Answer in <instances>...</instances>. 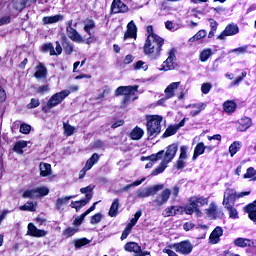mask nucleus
<instances>
[{"label":"nucleus","mask_w":256,"mask_h":256,"mask_svg":"<svg viewBox=\"0 0 256 256\" xmlns=\"http://www.w3.org/2000/svg\"><path fill=\"white\" fill-rule=\"evenodd\" d=\"M163 45H165V40L161 36H147L143 46L144 55L151 57V59H157L161 56Z\"/></svg>","instance_id":"obj_1"},{"label":"nucleus","mask_w":256,"mask_h":256,"mask_svg":"<svg viewBox=\"0 0 256 256\" xmlns=\"http://www.w3.org/2000/svg\"><path fill=\"white\" fill-rule=\"evenodd\" d=\"M146 121L148 139H155V137L161 133V123H163V116L147 115Z\"/></svg>","instance_id":"obj_2"},{"label":"nucleus","mask_w":256,"mask_h":256,"mask_svg":"<svg viewBox=\"0 0 256 256\" xmlns=\"http://www.w3.org/2000/svg\"><path fill=\"white\" fill-rule=\"evenodd\" d=\"M69 95H71V91L69 90H62L60 92L53 94L48 100L47 104L42 108V111H44V113L51 111L53 107L61 105V103H63V101H65V99H67Z\"/></svg>","instance_id":"obj_3"},{"label":"nucleus","mask_w":256,"mask_h":256,"mask_svg":"<svg viewBox=\"0 0 256 256\" xmlns=\"http://www.w3.org/2000/svg\"><path fill=\"white\" fill-rule=\"evenodd\" d=\"M250 194H251L250 191L237 194V191H235V189L228 188L224 192L222 205L224 207H229L231 205H235L236 199H241V197H245Z\"/></svg>","instance_id":"obj_4"},{"label":"nucleus","mask_w":256,"mask_h":256,"mask_svg":"<svg viewBox=\"0 0 256 256\" xmlns=\"http://www.w3.org/2000/svg\"><path fill=\"white\" fill-rule=\"evenodd\" d=\"M46 195H49V188L42 186L25 190L22 197L24 199H37L39 197H46Z\"/></svg>","instance_id":"obj_5"},{"label":"nucleus","mask_w":256,"mask_h":256,"mask_svg":"<svg viewBox=\"0 0 256 256\" xmlns=\"http://www.w3.org/2000/svg\"><path fill=\"white\" fill-rule=\"evenodd\" d=\"M162 189H165V185L157 184L143 190H138L137 197L139 199H145V197H153V195H157V193H159V191H162Z\"/></svg>","instance_id":"obj_6"},{"label":"nucleus","mask_w":256,"mask_h":256,"mask_svg":"<svg viewBox=\"0 0 256 256\" xmlns=\"http://www.w3.org/2000/svg\"><path fill=\"white\" fill-rule=\"evenodd\" d=\"M177 56H175V49L168 52V58L162 64V71H173L177 67Z\"/></svg>","instance_id":"obj_7"},{"label":"nucleus","mask_w":256,"mask_h":256,"mask_svg":"<svg viewBox=\"0 0 256 256\" xmlns=\"http://www.w3.org/2000/svg\"><path fill=\"white\" fill-rule=\"evenodd\" d=\"M184 211L186 215H193L194 213L195 217H201V215H203V212H201V209L193 196L189 199L188 205L185 206Z\"/></svg>","instance_id":"obj_8"},{"label":"nucleus","mask_w":256,"mask_h":256,"mask_svg":"<svg viewBox=\"0 0 256 256\" xmlns=\"http://www.w3.org/2000/svg\"><path fill=\"white\" fill-rule=\"evenodd\" d=\"M172 247L176 253H180L181 255H190L193 252V244L189 241L173 244Z\"/></svg>","instance_id":"obj_9"},{"label":"nucleus","mask_w":256,"mask_h":256,"mask_svg":"<svg viewBox=\"0 0 256 256\" xmlns=\"http://www.w3.org/2000/svg\"><path fill=\"white\" fill-rule=\"evenodd\" d=\"M237 33H239V26L235 23L228 24L224 31L217 36V39H219V41H225L227 37H233V35H237Z\"/></svg>","instance_id":"obj_10"},{"label":"nucleus","mask_w":256,"mask_h":256,"mask_svg":"<svg viewBox=\"0 0 256 256\" xmlns=\"http://www.w3.org/2000/svg\"><path fill=\"white\" fill-rule=\"evenodd\" d=\"M139 91V86H119L115 92L114 95L116 97H121V95L127 96V95H135Z\"/></svg>","instance_id":"obj_11"},{"label":"nucleus","mask_w":256,"mask_h":256,"mask_svg":"<svg viewBox=\"0 0 256 256\" xmlns=\"http://www.w3.org/2000/svg\"><path fill=\"white\" fill-rule=\"evenodd\" d=\"M171 198V189H164L159 196L154 199L155 207H163Z\"/></svg>","instance_id":"obj_12"},{"label":"nucleus","mask_w":256,"mask_h":256,"mask_svg":"<svg viewBox=\"0 0 256 256\" xmlns=\"http://www.w3.org/2000/svg\"><path fill=\"white\" fill-rule=\"evenodd\" d=\"M177 151H179V146L177 144L169 145L166 149V152L162 161L169 165V163H171L173 159H175V155H177Z\"/></svg>","instance_id":"obj_13"},{"label":"nucleus","mask_w":256,"mask_h":256,"mask_svg":"<svg viewBox=\"0 0 256 256\" xmlns=\"http://www.w3.org/2000/svg\"><path fill=\"white\" fill-rule=\"evenodd\" d=\"M99 162V154L94 153L87 161L84 168L80 171V179L85 177V173L93 168V165Z\"/></svg>","instance_id":"obj_14"},{"label":"nucleus","mask_w":256,"mask_h":256,"mask_svg":"<svg viewBox=\"0 0 256 256\" xmlns=\"http://www.w3.org/2000/svg\"><path fill=\"white\" fill-rule=\"evenodd\" d=\"M34 77L38 80L47 79V67L42 62H38L37 65L34 67Z\"/></svg>","instance_id":"obj_15"},{"label":"nucleus","mask_w":256,"mask_h":256,"mask_svg":"<svg viewBox=\"0 0 256 256\" xmlns=\"http://www.w3.org/2000/svg\"><path fill=\"white\" fill-rule=\"evenodd\" d=\"M221 237H223V228L217 226L209 236V243L211 245H217V243H220Z\"/></svg>","instance_id":"obj_16"},{"label":"nucleus","mask_w":256,"mask_h":256,"mask_svg":"<svg viewBox=\"0 0 256 256\" xmlns=\"http://www.w3.org/2000/svg\"><path fill=\"white\" fill-rule=\"evenodd\" d=\"M111 11L114 14L127 13V11H129V7L125 5V3H123L121 0H113Z\"/></svg>","instance_id":"obj_17"},{"label":"nucleus","mask_w":256,"mask_h":256,"mask_svg":"<svg viewBox=\"0 0 256 256\" xmlns=\"http://www.w3.org/2000/svg\"><path fill=\"white\" fill-rule=\"evenodd\" d=\"M127 39H137V25L133 20L128 23L127 31L124 34V41Z\"/></svg>","instance_id":"obj_18"},{"label":"nucleus","mask_w":256,"mask_h":256,"mask_svg":"<svg viewBox=\"0 0 256 256\" xmlns=\"http://www.w3.org/2000/svg\"><path fill=\"white\" fill-rule=\"evenodd\" d=\"M165 154V151H160L157 154H152L148 157H142L141 160L142 161H150L149 163L146 164L145 169H151V167H153V165H155V161H159V159H161V157H163V155Z\"/></svg>","instance_id":"obj_19"},{"label":"nucleus","mask_w":256,"mask_h":256,"mask_svg":"<svg viewBox=\"0 0 256 256\" xmlns=\"http://www.w3.org/2000/svg\"><path fill=\"white\" fill-rule=\"evenodd\" d=\"M66 33L67 37H69L74 43H85V39H83V36L79 34L77 29L69 28V30H66Z\"/></svg>","instance_id":"obj_20"},{"label":"nucleus","mask_w":256,"mask_h":256,"mask_svg":"<svg viewBox=\"0 0 256 256\" xmlns=\"http://www.w3.org/2000/svg\"><path fill=\"white\" fill-rule=\"evenodd\" d=\"M234 245L236 247H241V248L256 247V240H251L248 238H236L234 240Z\"/></svg>","instance_id":"obj_21"},{"label":"nucleus","mask_w":256,"mask_h":256,"mask_svg":"<svg viewBox=\"0 0 256 256\" xmlns=\"http://www.w3.org/2000/svg\"><path fill=\"white\" fill-rule=\"evenodd\" d=\"M28 235L30 237H45L47 235V231L38 229L33 223L28 224Z\"/></svg>","instance_id":"obj_22"},{"label":"nucleus","mask_w":256,"mask_h":256,"mask_svg":"<svg viewBox=\"0 0 256 256\" xmlns=\"http://www.w3.org/2000/svg\"><path fill=\"white\" fill-rule=\"evenodd\" d=\"M91 199H93V194H87L86 199L79 200V201H72L70 204V207L72 209H76V211H79V209L85 207V205H87V203H89Z\"/></svg>","instance_id":"obj_23"},{"label":"nucleus","mask_w":256,"mask_h":256,"mask_svg":"<svg viewBox=\"0 0 256 256\" xmlns=\"http://www.w3.org/2000/svg\"><path fill=\"white\" fill-rule=\"evenodd\" d=\"M71 199H75V195L70 196H62L56 199L55 201V207L57 211H63V206L67 205Z\"/></svg>","instance_id":"obj_24"},{"label":"nucleus","mask_w":256,"mask_h":256,"mask_svg":"<svg viewBox=\"0 0 256 256\" xmlns=\"http://www.w3.org/2000/svg\"><path fill=\"white\" fill-rule=\"evenodd\" d=\"M205 107H207V104L205 103L189 104L188 106H186V109H196L190 112V117H197V115H199L201 111H205Z\"/></svg>","instance_id":"obj_25"},{"label":"nucleus","mask_w":256,"mask_h":256,"mask_svg":"<svg viewBox=\"0 0 256 256\" xmlns=\"http://www.w3.org/2000/svg\"><path fill=\"white\" fill-rule=\"evenodd\" d=\"M179 85H181V82H172L170 85L167 86L164 91L166 99H171L175 97V89H179Z\"/></svg>","instance_id":"obj_26"},{"label":"nucleus","mask_w":256,"mask_h":256,"mask_svg":"<svg viewBox=\"0 0 256 256\" xmlns=\"http://www.w3.org/2000/svg\"><path fill=\"white\" fill-rule=\"evenodd\" d=\"M205 213L209 219H217V215L219 214L217 204L215 202L210 203L209 207L205 209Z\"/></svg>","instance_id":"obj_27"},{"label":"nucleus","mask_w":256,"mask_h":256,"mask_svg":"<svg viewBox=\"0 0 256 256\" xmlns=\"http://www.w3.org/2000/svg\"><path fill=\"white\" fill-rule=\"evenodd\" d=\"M183 211L182 207L179 206H171L166 208L162 215L163 217H173L174 215H179V213H181Z\"/></svg>","instance_id":"obj_28"},{"label":"nucleus","mask_w":256,"mask_h":256,"mask_svg":"<svg viewBox=\"0 0 256 256\" xmlns=\"http://www.w3.org/2000/svg\"><path fill=\"white\" fill-rule=\"evenodd\" d=\"M59 21H63V15L57 14L54 16H45L42 19V23L44 25H53V23H59Z\"/></svg>","instance_id":"obj_29"},{"label":"nucleus","mask_w":256,"mask_h":256,"mask_svg":"<svg viewBox=\"0 0 256 256\" xmlns=\"http://www.w3.org/2000/svg\"><path fill=\"white\" fill-rule=\"evenodd\" d=\"M119 207V198H115L108 212L109 217H117V215H119Z\"/></svg>","instance_id":"obj_30"},{"label":"nucleus","mask_w":256,"mask_h":256,"mask_svg":"<svg viewBox=\"0 0 256 256\" xmlns=\"http://www.w3.org/2000/svg\"><path fill=\"white\" fill-rule=\"evenodd\" d=\"M124 250L128 253H140L141 246H139V244L136 242H128L125 244Z\"/></svg>","instance_id":"obj_31"},{"label":"nucleus","mask_w":256,"mask_h":256,"mask_svg":"<svg viewBox=\"0 0 256 256\" xmlns=\"http://www.w3.org/2000/svg\"><path fill=\"white\" fill-rule=\"evenodd\" d=\"M143 135H145V131H143L142 128H140L139 126H136L130 133V138L133 141H139V139H141L143 137Z\"/></svg>","instance_id":"obj_32"},{"label":"nucleus","mask_w":256,"mask_h":256,"mask_svg":"<svg viewBox=\"0 0 256 256\" xmlns=\"http://www.w3.org/2000/svg\"><path fill=\"white\" fill-rule=\"evenodd\" d=\"M39 169L41 177H49V175H51V164L41 162Z\"/></svg>","instance_id":"obj_33"},{"label":"nucleus","mask_w":256,"mask_h":256,"mask_svg":"<svg viewBox=\"0 0 256 256\" xmlns=\"http://www.w3.org/2000/svg\"><path fill=\"white\" fill-rule=\"evenodd\" d=\"M252 122H251V118L249 117H243L239 120V131H247V129H249V127H251Z\"/></svg>","instance_id":"obj_34"},{"label":"nucleus","mask_w":256,"mask_h":256,"mask_svg":"<svg viewBox=\"0 0 256 256\" xmlns=\"http://www.w3.org/2000/svg\"><path fill=\"white\" fill-rule=\"evenodd\" d=\"M208 21L210 23V28H211L208 33V39H213V37H215V33H217L219 23H217V21H215L213 18H209Z\"/></svg>","instance_id":"obj_35"},{"label":"nucleus","mask_w":256,"mask_h":256,"mask_svg":"<svg viewBox=\"0 0 256 256\" xmlns=\"http://www.w3.org/2000/svg\"><path fill=\"white\" fill-rule=\"evenodd\" d=\"M203 153H205V143L200 142L196 145V147L194 149L192 161H195L197 159V157H199V155H203Z\"/></svg>","instance_id":"obj_36"},{"label":"nucleus","mask_w":256,"mask_h":256,"mask_svg":"<svg viewBox=\"0 0 256 256\" xmlns=\"http://www.w3.org/2000/svg\"><path fill=\"white\" fill-rule=\"evenodd\" d=\"M223 109L225 113H235L237 109V104L234 101H226L223 104Z\"/></svg>","instance_id":"obj_37"},{"label":"nucleus","mask_w":256,"mask_h":256,"mask_svg":"<svg viewBox=\"0 0 256 256\" xmlns=\"http://www.w3.org/2000/svg\"><path fill=\"white\" fill-rule=\"evenodd\" d=\"M27 5V0H12V7L15 11H23Z\"/></svg>","instance_id":"obj_38"},{"label":"nucleus","mask_w":256,"mask_h":256,"mask_svg":"<svg viewBox=\"0 0 256 256\" xmlns=\"http://www.w3.org/2000/svg\"><path fill=\"white\" fill-rule=\"evenodd\" d=\"M20 211H37V203L36 202H26L24 205L19 207Z\"/></svg>","instance_id":"obj_39"},{"label":"nucleus","mask_w":256,"mask_h":256,"mask_svg":"<svg viewBox=\"0 0 256 256\" xmlns=\"http://www.w3.org/2000/svg\"><path fill=\"white\" fill-rule=\"evenodd\" d=\"M239 149H241V142H239V141H234V142L229 146L230 157H234V156L239 152Z\"/></svg>","instance_id":"obj_40"},{"label":"nucleus","mask_w":256,"mask_h":256,"mask_svg":"<svg viewBox=\"0 0 256 256\" xmlns=\"http://www.w3.org/2000/svg\"><path fill=\"white\" fill-rule=\"evenodd\" d=\"M211 55H213V50L211 48H206L200 53L199 60L202 63H205V61H207Z\"/></svg>","instance_id":"obj_41"},{"label":"nucleus","mask_w":256,"mask_h":256,"mask_svg":"<svg viewBox=\"0 0 256 256\" xmlns=\"http://www.w3.org/2000/svg\"><path fill=\"white\" fill-rule=\"evenodd\" d=\"M177 131H178V127H176L175 125L168 126L162 135V139H167V137H171V136L175 135V133H177Z\"/></svg>","instance_id":"obj_42"},{"label":"nucleus","mask_w":256,"mask_h":256,"mask_svg":"<svg viewBox=\"0 0 256 256\" xmlns=\"http://www.w3.org/2000/svg\"><path fill=\"white\" fill-rule=\"evenodd\" d=\"M167 162H164V160H162V162L159 164V166L157 168H155L150 175H152L153 177L157 176V175H161V173H163V171H165V169H167Z\"/></svg>","instance_id":"obj_43"},{"label":"nucleus","mask_w":256,"mask_h":256,"mask_svg":"<svg viewBox=\"0 0 256 256\" xmlns=\"http://www.w3.org/2000/svg\"><path fill=\"white\" fill-rule=\"evenodd\" d=\"M207 37V30L198 31L193 37L189 39L190 43H195V41H201Z\"/></svg>","instance_id":"obj_44"},{"label":"nucleus","mask_w":256,"mask_h":256,"mask_svg":"<svg viewBox=\"0 0 256 256\" xmlns=\"http://www.w3.org/2000/svg\"><path fill=\"white\" fill-rule=\"evenodd\" d=\"M243 177H244V179H251V181H256L255 168L249 167Z\"/></svg>","instance_id":"obj_45"},{"label":"nucleus","mask_w":256,"mask_h":256,"mask_svg":"<svg viewBox=\"0 0 256 256\" xmlns=\"http://www.w3.org/2000/svg\"><path fill=\"white\" fill-rule=\"evenodd\" d=\"M235 205L224 206L227 211H229L230 219H239V212L234 207Z\"/></svg>","instance_id":"obj_46"},{"label":"nucleus","mask_w":256,"mask_h":256,"mask_svg":"<svg viewBox=\"0 0 256 256\" xmlns=\"http://www.w3.org/2000/svg\"><path fill=\"white\" fill-rule=\"evenodd\" d=\"M25 147H27L26 141H18L14 146V151H15V153H18L19 155H22L23 149H25Z\"/></svg>","instance_id":"obj_47"},{"label":"nucleus","mask_w":256,"mask_h":256,"mask_svg":"<svg viewBox=\"0 0 256 256\" xmlns=\"http://www.w3.org/2000/svg\"><path fill=\"white\" fill-rule=\"evenodd\" d=\"M95 29V21L89 19L85 21L84 24V31L85 33H87L88 35H91V30Z\"/></svg>","instance_id":"obj_48"},{"label":"nucleus","mask_w":256,"mask_h":256,"mask_svg":"<svg viewBox=\"0 0 256 256\" xmlns=\"http://www.w3.org/2000/svg\"><path fill=\"white\" fill-rule=\"evenodd\" d=\"M42 51L44 53H49L51 56L53 55H57V53H55V47L53 46V44L51 43H46L42 46Z\"/></svg>","instance_id":"obj_49"},{"label":"nucleus","mask_w":256,"mask_h":256,"mask_svg":"<svg viewBox=\"0 0 256 256\" xmlns=\"http://www.w3.org/2000/svg\"><path fill=\"white\" fill-rule=\"evenodd\" d=\"M62 41H63V47L66 53L68 55H71L73 53V46L70 45V43L67 41V36H62Z\"/></svg>","instance_id":"obj_50"},{"label":"nucleus","mask_w":256,"mask_h":256,"mask_svg":"<svg viewBox=\"0 0 256 256\" xmlns=\"http://www.w3.org/2000/svg\"><path fill=\"white\" fill-rule=\"evenodd\" d=\"M192 198H194L196 201V203L198 205H200V207H203L204 205H209V198H205V196H192Z\"/></svg>","instance_id":"obj_51"},{"label":"nucleus","mask_w":256,"mask_h":256,"mask_svg":"<svg viewBox=\"0 0 256 256\" xmlns=\"http://www.w3.org/2000/svg\"><path fill=\"white\" fill-rule=\"evenodd\" d=\"M85 245H89V240L87 238H81L74 242L76 249H81V247H85Z\"/></svg>","instance_id":"obj_52"},{"label":"nucleus","mask_w":256,"mask_h":256,"mask_svg":"<svg viewBox=\"0 0 256 256\" xmlns=\"http://www.w3.org/2000/svg\"><path fill=\"white\" fill-rule=\"evenodd\" d=\"M102 219H103V214L96 213L95 215L91 216L90 223L91 225H97V223H101Z\"/></svg>","instance_id":"obj_53"},{"label":"nucleus","mask_w":256,"mask_h":256,"mask_svg":"<svg viewBox=\"0 0 256 256\" xmlns=\"http://www.w3.org/2000/svg\"><path fill=\"white\" fill-rule=\"evenodd\" d=\"M144 181H145V178H142L141 180H136L132 184H128L124 186L121 189V191H128V189H131V187H139V185H141V183H143Z\"/></svg>","instance_id":"obj_54"},{"label":"nucleus","mask_w":256,"mask_h":256,"mask_svg":"<svg viewBox=\"0 0 256 256\" xmlns=\"http://www.w3.org/2000/svg\"><path fill=\"white\" fill-rule=\"evenodd\" d=\"M50 89L49 84L41 85L36 88V93L44 95V93H49Z\"/></svg>","instance_id":"obj_55"},{"label":"nucleus","mask_w":256,"mask_h":256,"mask_svg":"<svg viewBox=\"0 0 256 256\" xmlns=\"http://www.w3.org/2000/svg\"><path fill=\"white\" fill-rule=\"evenodd\" d=\"M64 133L67 137H71V135L75 133V127L69 124H64Z\"/></svg>","instance_id":"obj_56"},{"label":"nucleus","mask_w":256,"mask_h":256,"mask_svg":"<svg viewBox=\"0 0 256 256\" xmlns=\"http://www.w3.org/2000/svg\"><path fill=\"white\" fill-rule=\"evenodd\" d=\"M41 105V102L37 98H32L30 100V103L27 105V109H36V107H39Z\"/></svg>","instance_id":"obj_57"},{"label":"nucleus","mask_w":256,"mask_h":256,"mask_svg":"<svg viewBox=\"0 0 256 256\" xmlns=\"http://www.w3.org/2000/svg\"><path fill=\"white\" fill-rule=\"evenodd\" d=\"M9 23H11V15L10 14L0 17V27H3V25H9Z\"/></svg>","instance_id":"obj_58"},{"label":"nucleus","mask_w":256,"mask_h":256,"mask_svg":"<svg viewBox=\"0 0 256 256\" xmlns=\"http://www.w3.org/2000/svg\"><path fill=\"white\" fill-rule=\"evenodd\" d=\"M246 211L249 213V219L256 223V210L251 209V206H246Z\"/></svg>","instance_id":"obj_59"},{"label":"nucleus","mask_w":256,"mask_h":256,"mask_svg":"<svg viewBox=\"0 0 256 256\" xmlns=\"http://www.w3.org/2000/svg\"><path fill=\"white\" fill-rule=\"evenodd\" d=\"M134 69L136 71H139L140 69H143L144 71H147V64H145V62L143 61H138L134 64Z\"/></svg>","instance_id":"obj_60"},{"label":"nucleus","mask_w":256,"mask_h":256,"mask_svg":"<svg viewBox=\"0 0 256 256\" xmlns=\"http://www.w3.org/2000/svg\"><path fill=\"white\" fill-rule=\"evenodd\" d=\"M231 53H236L237 55H243V54L247 53V46L235 48V49L231 50Z\"/></svg>","instance_id":"obj_61"},{"label":"nucleus","mask_w":256,"mask_h":256,"mask_svg":"<svg viewBox=\"0 0 256 256\" xmlns=\"http://www.w3.org/2000/svg\"><path fill=\"white\" fill-rule=\"evenodd\" d=\"M131 96L132 95H126L123 97L122 105H124V107H127V105H129L130 103H133V101L137 99V98H131Z\"/></svg>","instance_id":"obj_62"},{"label":"nucleus","mask_w":256,"mask_h":256,"mask_svg":"<svg viewBox=\"0 0 256 256\" xmlns=\"http://www.w3.org/2000/svg\"><path fill=\"white\" fill-rule=\"evenodd\" d=\"M213 86L210 83H203L201 86V91L204 95H207V93H209V91H211V88Z\"/></svg>","instance_id":"obj_63"},{"label":"nucleus","mask_w":256,"mask_h":256,"mask_svg":"<svg viewBox=\"0 0 256 256\" xmlns=\"http://www.w3.org/2000/svg\"><path fill=\"white\" fill-rule=\"evenodd\" d=\"M187 151H189V148L187 146H181L180 147V159H187Z\"/></svg>","instance_id":"obj_64"}]
</instances>
